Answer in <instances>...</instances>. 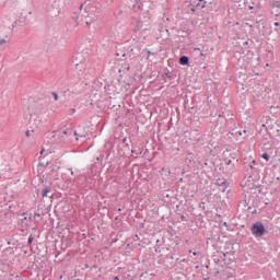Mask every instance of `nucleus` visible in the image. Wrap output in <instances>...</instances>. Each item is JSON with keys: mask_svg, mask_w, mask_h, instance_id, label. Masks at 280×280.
<instances>
[{"mask_svg": "<svg viewBox=\"0 0 280 280\" xmlns=\"http://www.w3.org/2000/svg\"><path fill=\"white\" fill-rule=\"evenodd\" d=\"M55 100L58 101V95H55Z\"/></svg>", "mask_w": 280, "mask_h": 280, "instance_id": "16", "label": "nucleus"}, {"mask_svg": "<svg viewBox=\"0 0 280 280\" xmlns=\"http://www.w3.org/2000/svg\"><path fill=\"white\" fill-rule=\"evenodd\" d=\"M244 5H245V7H248V3H247V2H245V3H244Z\"/></svg>", "mask_w": 280, "mask_h": 280, "instance_id": "19", "label": "nucleus"}, {"mask_svg": "<svg viewBox=\"0 0 280 280\" xmlns=\"http://www.w3.org/2000/svg\"><path fill=\"white\" fill-rule=\"evenodd\" d=\"M179 63H180L182 66H187V65L189 63V58H188L187 56L180 57Z\"/></svg>", "mask_w": 280, "mask_h": 280, "instance_id": "4", "label": "nucleus"}, {"mask_svg": "<svg viewBox=\"0 0 280 280\" xmlns=\"http://www.w3.org/2000/svg\"><path fill=\"white\" fill-rule=\"evenodd\" d=\"M191 7L205 9L207 2L205 0H187Z\"/></svg>", "mask_w": 280, "mask_h": 280, "instance_id": "3", "label": "nucleus"}, {"mask_svg": "<svg viewBox=\"0 0 280 280\" xmlns=\"http://www.w3.org/2000/svg\"><path fill=\"white\" fill-rule=\"evenodd\" d=\"M115 280H119V276H116Z\"/></svg>", "mask_w": 280, "mask_h": 280, "instance_id": "18", "label": "nucleus"}, {"mask_svg": "<svg viewBox=\"0 0 280 280\" xmlns=\"http://www.w3.org/2000/svg\"><path fill=\"white\" fill-rule=\"evenodd\" d=\"M270 14L276 18L280 16V2L279 1H272L270 3Z\"/></svg>", "mask_w": 280, "mask_h": 280, "instance_id": "2", "label": "nucleus"}, {"mask_svg": "<svg viewBox=\"0 0 280 280\" xmlns=\"http://www.w3.org/2000/svg\"><path fill=\"white\" fill-rule=\"evenodd\" d=\"M33 241H34V237L32 235H30L28 238H27V244H32Z\"/></svg>", "mask_w": 280, "mask_h": 280, "instance_id": "11", "label": "nucleus"}, {"mask_svg": "<svg viewBox=\"0 0 280 280\" xmlns=\"http://www.w3.org/2000/svg\"><path fill=\"white\" fill-rule=\"evenodd\" d=\"M231 163H232V161H229V162H228V165H230Z\"/></svg>", "mask_w": 280, "mask_h": 280, "instance_id": "21", "label": "nucleus"}, {"mask_svg": "<svg viewBox=\"0 0 280 280\" xmlns=\"http://www.w3.org/2000/svg\"><path fill=\"white\" fill-rule=\"evenodd\" d=\"M50 192H51V189L49 187H46V188L43 189L42 197L47 198L48 194H50Z\"/></svg>", "mask_w": 280, "mask_h": 280, "instance_id": "6", "label": "nucleus"}, {"mask_svg": "<svg viewBox=\"0 0 280 280\" xmlns=\"http://www.w3.org/2000/svg\"><path fill=\"white\" fill-rule=\"evenodd\" d=\"M189 253L191 254V253H192V250L190 249V250H189Z\"/></svg>", "mask_w": 280, "mask_h": 280, "instance_id": "24", "label": "nucleus"}, {"mask_svg": "<svg viewBox=\"0 0 280 280\" xmlns=\"http://www.w3.org/2000/svg\"><path fill=\"white\" fill-rule=\"evenodd\" d=\"M8 44V35L0 36V46Z\"/></svg>", "mask_w": 280, "mask_h": 280, "instance_id": "7", "label": "nucleus"}, {"mask_svg": "<svg viewBox=\"0 0 280 280\" xmlns=\"http://www.w3.org/2000/svg\"><path fill=\"white\" fill-rule=\"evenodd\" d=\"M201 57H205V52H201Z\"/></svg>", "mask_w": 280, "mask_h": 280, "instance_id": "20", "label": "nucleus"}, {"mask_svg": "<svg viewBox=\"0 0 280 280\" xmlns=\"http://www.w3.org/2000/svg\"><path fill=\"white\" fill-rule=\"evenodd\" d=\"M247 8H248L249 11L254 10V5H247Z\"/></svg>", "mask_w": 280, "mask_h": 280, "instance_id": "13", "label": "nucleus"}, {"mask_svg": "<svg viewBox=\"0 0 280 280\" xmlns=\"http://www.w3.org/2000/svg\"><path fill=\"white\" fill-rule=\"evenodd\" d=\"M261 158L266 161H270V155L268 153H262Z\"/></svg>", "mask_w": 280, "mask_h": 280, "instance_id": "9", "label": "nucleus"}, {"mask_svg": "<svg viewBox=\"0 0 280 280\" xmlns=\"http://www.w3.org/2000/svg\"><path fill=\"white\" fill-rule=\"evenodd\" d=\"M33 133H34V130H31V131H30V130H26V131H25V136H26V137H31V136H33Z\"/></svg>", "mask_w": 280, "mask_h": 280, "instance_id": "10", "label": "nucleus"}, {"mask_svg": "<svg viewBox=\"0 0 280 280\" xmlns=\"http://www.w3.org/2000/svg\"><path fill=\"white\" fill-rule=\"evenodd\" d=\"M73 174H74V172L73 171H71V175L73 176Z\"/></svg>", "mask_w": 280, "mask_h": 280, "instance_id": "22", "label": "nucleus"}, {"mask_svg": "<svg viewBox=\"0 0 280 280\" xmlns=\"http://www.w3.org/2000/svg\"><path fill=\"white\" fill-rule=\"evenodd\" d=\"M198 255V253L197 252H194V256H197Z\"/></svg>", "mask_w": 280, "mask_h": 280, "instance_id": "17", "label": "nucleus"}, {"mask_svg": "<svg viewBox=\"0 0 280 280\" xmlns=\"http://www.w3.org/2000/svg\"><path fill=\"white\" fill-rule=\"evenodd\" d=\"M252 232L255 236L261 237L266 233V229L261 222H256L252 228Z\"/></svg>", "mask_w": 280, "mask_h": 280, "instance_id": "1", "label": "nucleus"}, {"mask_svg": "<svg viewBox=\"0 0 280 280\" xmlns=\"http://www.w3.org/2000/svg\"><path fill=\"white\" fill-rule=\"evenodd\" d=\"M273 25H275L276 27H279V26H280V23H279V22H275Z\"/></svg>", "mask_w": 280, "mask_h": 280, "instance_id": "14", "label": "nucleus"}, {"mask_svg": "<svg viewBox=\"0 0 280 280\" xmlns=\"http://www.w3.org/2000/svg\"><path fill=\"white\" fill-rule=\"evenodd\" d=\"M65 135H67V131H63Z\"/></svg>", "mask_w": 280, "mask_h": 280, "instance_id": "23", "label": "nucleus"}, {"mask_svg": "<svg viewBox=\"0 0 280 280\" xmlns=\"http://www.w3.org/2000/svg\"><path fill=\"white\" fill-rule=\"evenodd\" d=\"M273 167H280V159H279L278 162L273 165Z\"/></svg>", "mask_w": 280, "mask_h": 280, "instance_id": "12", "label": "nucleus"}, {"mask_svg": "<svg viewBox=\"0 0 280 280\" xmlns=\"http://www.w3.org/2000/svg\"><path fill=\"white\" fill-rule=\"evenodd\" d=\"M268 30H269L268 25L267 24H262V27L260 30L261 35L262 36H267L268 35Z\"/></svg>", "mask_w": 280, "mask_h": 280, "instance_id": "5", "label": "nucleus"}, {"mask_svg": "<svg viewBox=\"0 0 280 280\" xmlns=\"http://www.w3.org/2000/svg\"><path fill=\"white\" fill-rule=\"evenodd\" d=\"M195 50H196V51H200V48H197V47H196Z\"/></svg>", "mask_w": 280, "mask_h": 280, "instance_id": "15", "label": "nucleus"}, {"mask_svg": "<svg viewBox=\"0 0 280 280\" xmlns=\"http://www.w3.org/2000/svg\"><path fill=\"white\" fill-rule=\"evenodd\" d=\"M142 55H145L147 56V60H149L151 51L149 49H143Z\"/></svg>", "mask_w": 280, "mask_h": 280, "instance_id": "8", "label": "nucleus"}]
</instances>
